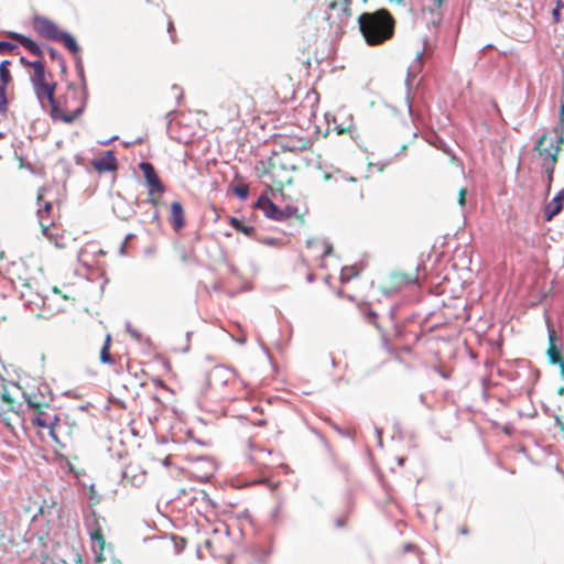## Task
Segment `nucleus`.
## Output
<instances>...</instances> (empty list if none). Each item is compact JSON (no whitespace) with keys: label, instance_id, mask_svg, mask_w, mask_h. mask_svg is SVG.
Returning a JSON list of instances; mask_svg holds the SVG:
<instances>
[{"label":"nucleus","instance_id":"1","mask_svg":"<svg viewBox=\"0 0 564 564\" xmlns=\"http://www.w3.org/2000/svg\"><path fill=\"white\" fill-rule=\"evenodd\" d=\"M358 25L366 43L370 46L383 44L394 34L395 20L382 8L375 12H364L358 18Z\"/></svg>","mask_w":564,"mask_h":564},{"label":"nucleus","instance_id":"2","mask_svg":"<svg viewBox=\"0 0 564 564\" xmlns=\"http://www.w3.org/2000/svg\"><path fill=\"white\" fill-rule=\"evenodd\" d=\"M546 139V134H542L536 140L533 150L538 151L541 156L545 155V158L542 161V170L546 174V191L549 192L551 188V184L553 182L554 170L557 162V154L561 147L554 145L552 140H550L549 147H544Z\"/></svg>","mask_w":564,"mask_h":564},{"label":"nucleus","instance_id":"3","mask_svg":"<svg viewBox=\"0 0 564 564\" xmlns=\"http://www.w3.org/2000/svg\"><path fill=\"white\" fill-rule=\"evenodd\" d=\"M359 311H360L361 315L364 316V318L368 323L375 325L377 327V329L380 332L382 345H383V348L387 350V352H395L399 348L397 346L391 345V341L394 337L401 336V334H402L401 327L398 325H393L391 332H386L381 328V326L377 322L378 313L376 311H373L370 306H368V305L361 306L359 308Z\"/></svg>","mask_w":564,"mask_h":564},{"label":"nucleus","instance_id":"4","mask_svg":"<svg viewBox=\"0 0 564 564\" xmlns=\"http://www.w3.org/2000/svg\"><path fill=\"white\" fill-rule=\"evenodd\" d=\"M144 177V185L148 188L149 196L162 195L165 192V185L161 181L154 165L148 161H141L139 163Z\"/></svg>","mask_w":564,"mask_h":564},{"label":"nucleus","instance_id":"5","mask_svg":"<svg viewBox=\"0 0 564 564\" xmlns=\"http://www.w3.org/2000/svg\"><path fill=\"white\" fill-rule=\"evenodd\" d=\"M423 55H424V50L417 51L415 58L413 59V62L411 63V65L408 68V72H406L404 100L406 104L408 112L412 118L414 117L412 99H411L412 80L419 75V73L423 68Z\"/></svg>","mask_w":564,"mask_h":564},{"label":"nucleus","instance_id":"6","mask_svg":"<svg viewBox=\"0 0 564 564\" xmlns=\"http://www.w3.org/2000/svg\"><path fill=\"white\" fill-rule=\"evenodd\" d=\"M32 25L39 35L51 41H56L63 31L48 18L37 14L33 17Z\"/></svg>","mask_w":564,"mask_h":564},{"label":"nucleus","instance_id":"7","mask_svg":"<svg viewBox=\"0 0 564 564\" xmlns=\"http://www.w3.org/2000/svg\"><path fill=\"white\" fill-rule=\"evenodd\" d=\"M231 377V371L223 366L215 365L210 370L205 373V384L208 388H213L215 386H224L228 382Z\"/></svg>","mask_w":564,"mask_h":564},{"label":"nucleus","instance_id":"8","mask_svg":"<svg viewBox=\"0 0 564 564\" xmlns=\"http://www.w3.org/2000/svg\"><path fill=\"white\" fill-rule=\"evenodd\" d=\"M18 289L20 292V297L24 299L29 303H34L35 297L43 300L35 286L37 285V282L33 278L19 275L18 276Z\"/></svg>","mask_w":564,"mask_h":564},{"label":"nucleus","instance_id":"9","mask_svg":"<svg viewBox=\"0 0 564 564\" xmlns=\"http://www.w3.org/2000/svg\"><path fill=\"white\" fill-rule=\"evenodd\" d=\"M254 206L261 209L267 218L281 221L283 216L282 208L274 204L267 195H261Z\"/></svg>","mask_w":564,"mask_h":564},{"label":"nucleus","instance_id":"10","mask_svg":"<svg viewBox=\"0 0 564 564\" xmlns=\"http://www.w3.org/2000/svg\"><path fill=\"white\" fill-rule=\"evenodd\" d=\"M8 36L17 40L19 44L22 45L29 53L36 56L37 59L42 61L44 56V51L34 40L22 33L14 31L8 32Z\"/></svg>","mask_w":564,"mask_h":564},{"label":"nucleus","instance_id":"11","mask_svg":"<svg viewBox=\"0 0 564 564\" xmlns=\"http://www.w3.org/2000/svg\"><path fill=\"white\" fill-rule=\"evenodd\" d=\"M56 83H41L39 86H34V94L36 98L42 102L44 98L47 99L51 110L58 105L55 98Z\"/></svg>","mask_w":564,"mask_h":564},{"label":"nucleus","instance_id":"12","mask_svg":"<svg viewBox=\"0 0 564 564\" xmlns=\"http://www.w3.org/2000/svg\"><path fill=\"white\" fill-rule=\"evenodd\" d=\"M22 395H23L25 402L28 403L29 408H32L35 410H39L42 406H48V404L53 400L52 394H44V393H42L41 389H37L36 392L24 391V392H22Z\"/></svg>","mask_w":564,"mask_h":564},{"label":"nucleus","instance_id":"13","mask_svg":"<svg viewBox=\"0 0 564 564\" xmlns=\"http://www.w3.org/2000/svg\"><path fill=\"white\" fill-rule=\"evenodd\" d=\"M86 100L87 99H85L83 96L82 104L70 113H64L59 105H57L50 111V115L53 120H61L65 123H73L84 112Z\"/></svg>","mask_w":564,"mask_h":564},{"label":"nucleus","instance_id":"14","mask_svg":"<svg viewBox=\"0 0 564 564\" xmlns=\"http://www.w3.org/2000/svg\"><path fill=\"white\" fill-rule=\"evenodd\" d=\"M99 173L113 172L118 169V162L112 150H108L93 163Z\"/></svg>","mask_w":564,"mask_h":564},{"label":"nucleus","instance_id":"15","mask_svg":"<svg viewBox=\"0 0 564 564\" xmlns=\"http://www.w3.org/2000/svg\"><path fill=\"white\" fill-rule=\"evenodd\" d=\"M564 205V187L544 206L545 220H552L558 215Z\"/></svg>","mask_w":564,"mask_h":564},{"label":"nucleus","instance_id":"16","mask_svg":"<svg viewBox=\"0 0 564 564\" xmlns=\"http://www.w3.org/2000/svg\"><path fill=\"white\" fill-rule=\"evenodd\" d=\"M32 421H33V424L39 427L50 429V435L54 440H56V436L53 432V427L56 425L58 417L55 414L51 415L50 413L41 411L39 409L37 413L35 414V416L33 417Z\"/></svg>","mask_w":564,"mask_h":564},{"label":"nucleus","instance_id":"17","mask_svg":"<svg viewBox=\"0 0 564 564\" xmlns=\"http://www.w3.org/2000/svg\"><path fill=\"white\" fill-rule=\"evenodd\" d=\"M171 225L175 231H180L185 227V212L181 202L175 200L171 204Z\"/></svg>","mask_w":564,"mask_h":564},{"label":"nucleus","instance_id":"18","mask_svg":"<svg viewBox=\"0 0 564 564\" xmlns=\"http://www.w3.org/2000/svg\"><path fill=\"white\" fill-rule=\"evenodd\" d=\"M56 41L63 43V45L72 54L79 55L80 46L78 45L75 36L72 33H69L67 31H62V33L59 34V36Z\"/></svg>","mask_w":564,"mask_h":564},{"label":"nucleus","instance_id":"19","mask_svg":"<svg viewBox=\"0 0 564 564\" xmlns=\"http://www.w3.org/2000/svg\"><path fill=\"white\" fill-rule=\"evenodd\" d=\"M32 68H33V75L31 76V82L33 87L41 85V83L46 82L45 80V65L43 61L35 59L32 61Z\"/></svg>","mask_w":564,"mask_h":564},{"label":"nucleus","instance_id":"20","mask_svg":"<svg viewBox=\"0 0 564 564\" xmlns=\"http://www.w3.org/2000/svg\"><path fill=\"white\" fill-rule=\"evenodd\" d=\"M89 535H90V539L91 541L95 543L97 542L98 543V546H99V552H96V556H95V562L97 564L101 563L105 561V557H104V547H105V539H104V535H102V532H101V529L100 528H97L95 530H91L89 532Z\"/></svg>","mask_w":564,"mask_h":564},{"label":"nucleus","instance_id":"21","mask_svg":"<svg viewBox=\"0 0 564 564\" xmlns=\"http://www.w3.org/2000/svg\"><path fill=\"white\" fill-rule=\"evenodd\" d=\"M22 272H26V268L24 262L21 260L13 261L7 269V273L9 274V279L11 280L14 289H18V276L22 275Z\"/></svg>","mask_w":564,"mask_h":564},{"label":"nucleus","instance_id":"22","mask_svg":"<svg viewBox=\"0 0 564 564\" xmlns=\"http://www.w3.org/2000/svg\"><path fill=\"white\" fill-rule=\"evenodd\" d=\"M99 361L104 365L113 366V372L120 375L123 371L120 355H99Z\"/></svg>","mask_w":564,"mask_h":564},{"label":"nucleus","instance_id":"23","mask_svg":"<svg viewBox=\"0 0 564 564\" xmlns=\"http://www.w3.org/2000/svg\"><path fill=\"white\" fill-rule=\"evenodd\" d=\"M75 69H76L77 76L80 80V87L83 90V95H84L85 99H87V82H86V76H85L83 58L80 55L75 56Z\"/></svg>","mask_w":564,"mask_h":564},{"label":"nucleus","instance_id":"24","mask_svg":"<svg viewBox=\"0 0 564 564\" xmlns=\"http://www.w3.org/2000/svg\"><path fill=\"white\" fill-rule=\"evenodd\" d=\"M229 225L237 231L248 236V237H252L253 238V235H254V227L252 226H247L242 223V220H240L239 218L237 217H230L229 218Z\"/></svg>","mask_w":564,"mask_h":564},{"label":"nucleus","instance_id":"25","mask_svg":"<svg viewBox=\"0 0 564 564\" xmlns=\"http://www.w3.org/2000/svg\"><path fill=\"white\" fill-rule=\"evenodd\" d=\"M0 400L8 404V411H11V412H17V405H19L15 400L11 397V394L9 393V391L7 390V387L4 383H1V390H0Z\"/></svg>","mask_w":564,"mask_h":564},{"label":"nucleus","instance_id":"26","mask_svg":"<svg viewBox=\"0 0 564 564\" xmlns=\"http://www.w3.org/2000/svg\"><path fill=\"white\" fill-rule=\"evenodd\" d=\"M358 274L359 269L356 264L343 267L340 272V281L343 283H346L350 281L352 278H356Z\"/></svg>","mask_w":564,"mask_h":564},{"label":"nucleus","instance_id":"27","mask_svg":"<svg viewBox=\"0 0 564 564\" xmlns=\"http://www.w3.org/2000/svg\"><path fill=\"white\" fill-rule=\"evenodd\" d=\"M558 340L555 329L549 326V348L545 352H562V346L557 344Z\"/></svg>","mask_w":564,"mask_h":564},{"label":"nucleus","instance_id":"28","mask_svg":"<svg viewBox=\"0 0 564 564\" xmlns=\"http://www.w3.org/2000/svg\"><path fill=\"white\" fill-rule=\"evenodd\" d=\"M11 65V61L3 59L0 63V82H3L4 84H10L12 80V75L9 69V66Z\"/></svg>","mask_w":564,"mask_h":564},{"label":"nucleus","instance_id":"29","mask_svg":"<svg viewBox=\"0 0 564 564\" xmlns=\"http://www.w3.org/2000/svg\"><path fill=\"white\" fill-rule=\"evenodd\" d=\"M281 147L284 151L297 152L306 148V142H303L302 140H288L283 142Z\"/></svg>","mask_w":564,"mask_h":564},{"label":"nucleus","instance_id":"30","mask_svg":"<svg viewBox=\"0 0 564 564\" xmlns=\"http://www.w3.org/2000/svg\"><path fill=\"white\" fill-rule=\"evenodd\" d=\"M324 180L325 181H332L334 180L335 182H339V181H348V182H351V183H356L357 182V178L354 177V176H347L344 172L341 171H337V175H333V174H329V173H325L324 174Z\"/></svg>","mask_w":564,"mask_h":564},{"label":"nucleus","instance_id":"31","mask_svg":"<svg viewBox=\"0 0 564 564\" xmlns=\"http://www.w3.org/2000/svg\"><path fill=\"white\" fill-rule=\"evenodd\" d=\"M232 193L240 199L246 200L249 197V188L245 184H236L232 186Z\"/></svg>","mask_w":564,"mask_h":564},{"label":"nucleus","instance_id":"32","mask_svg":"<svg viewBox=\"0 0 564 564\" xmlns=\"http://www.w3.org/2000/svg\"><path fill=\"white\" fill-rule=\"evenodd\" d=\"M53 209V205L51 202H45L44 205H43V208L42 209H39L37 210V215H39V218H40V223H41V226L43 227V232L45 234L46 230L48 229L47 226H45L42 221L43 219V213L45 214H50L51 210Z\"/></svg>","mask_w":564,"mask_h":564},{"label":"nucleus","instance_id":"33","mask_svg":"<svg viewBox=\"0 0 564 564\" xmlns=\"http://www.w3.org/2000/svg\"><path fill=\"white\" fill-rule=\"evenodd\" d=\"M15 48H18V44H15L11 41L0 40V53L1 54L11 53Z\"/></svg>","mask_w":564,"mask_h":564},{"label":"nucleus","instance_id":"34","mask_svg":"<svg viewBox=\"0 0 564 564\" xmlns=\"http://www.w3.org/2000/svg\"><path fill=\"white\" fill-rule=\"evenodd\" d=\"M254 240H257L258 242L264 245V246H269V247H276L280 245V239L278 238H272V237H265V238H257V237H253Z\"/></svg>","mask_w":564,"mask_h":564},{"label":"nucleus","instance_id":"35","mask_svg":"<svg viewBox=\"0 0 564 564\" xmlns=\"http://www.w3.org/2000/svg\"><path fill=\"white\" fill-rule=\"evenodd\" d=\"M283 216L281 217V221L289 219L293 215L297 213V208L292 205H286L282 208Z\"/></svg>","mask_w":564,"mask_h":564},{"label":"nucleus","instance_id":"36","mask_svg":"<svg viewBox=\"0 0 564 564\" xmlns=\"http://www.w3.org/2000/svg\"><path fill=\"white\" fill-rule=\"evenodd\" d=\"M47 52L52 61L58 62L64 58L63 55L53 46H47Z\"/></svg>","mask_w":564,"mask_h":564},{"label":"nucleus","instance_id":"37","mask_svg":"<svg viewBox=\"0 0 564 564\" xmlns=\"http://www.w3.org/2000/svg\"><path fill=\"white\" fill-rule=\"evenodd\" d=\"M564 2L561 0L557 1V6L552 10V18L554 22L558 23L561 21V11L560 8L563 7Z\"/></svg>","mask_w":564,"mask_h":564},{"label":"nucleus","instance_id":"38","mask_svg":"<svg viewBox=\"0 0 564 564\" xmlns=\"http://www.w3.org/2000/svg\"><path fill=\"white\" fill-rule=\"evenodd\" d=\"M8 111V100L6 93H0V115H6Z\"/></svg>","mask_w":564,"mask_h":564},{"label":"nucleus","instance_id":"39","mask_svg":"<svg viewBox=\"0 0 564 564\" xmlns=\"http://www.w3.org/2000/svg\"><path fill=\"white\" fill-rule=\"evenodd\" d=\"M321 245L324 246V251L322 253V258H326L333 253V245L326 240L321 241Z\"/></svg>","mask_w":564,"mask_h":564},{"label":"nucleus","instance_id":"40","mask_svg":"<svg viewBox=\"0 0 564 564\" xmlns=\"http://www.w3.org/2000/svg\"><path fill=\"white\" fill-rule=\"evenodd\" d=\"M253 451L256 453H254V455L250 456L251 460H257L258 462L262 455H264V454L269 455L270 454V452H268L264 448H260V447H256V448H253Z\"/></svg>","mask_w":564,"mask_h":564},{"label":"nucleus","instance_id":"41","mask_svg":"<svg viewBox=\"0 0 564 564\" xmlns=\"http://www.w3.org/2000/svg\"><path fill=\"white\" fill-rule=\"evenodd\" d=\"M547 357L552 365H557L560 367V365L564 362L563 355H547Z\"/></svg>","mask_w":564,"mask_h":564},{"label":"nucleus","instance_id":"42","mask_svg":"<svg viewBox=\"0 0 564 564\" xmlns=\"http://www.w3.org/2000/svg\"><path fill=\"white\" fill-rule=\"evenodd\" d=\"M433 370H434L435 372H437V373H438L442 378H444V379H449V377H451V371H449V370L444 369V368H443V367H441V366H434V367H433Z\"/></svg>","mask_w":564,"mask_h":564},{"label":"nucleus","instance_id":"43","mask_svg":"<svg viewBox=\"0 0 564 564\" xmlns=\"http://www.w3.org/2000/svg\"><path fill=\"white\" fill-rule=\"evenodd\" d=\"M110 341H111V336L108 334L106 336L104 345L99 349V352H110Z\"/></svg>","mask_w":564,"mask_h":564},{"label":"nucleus","instance_id":"44","mask_svg":"<svg viewBox=\"0 0 564 564\" xmlns=\"http://www.w3.org/2000/svg\"><path fill=\"white\" fill-rule=\"evenodd\" d=\"M467 194V189L466 188H460L459 189V193H458V204L460 207H464L465 204H466V199H465V196Z\"/></svg>","mask_w":564,"mask_h":564},{"label":"nucleus","instance_id":"45","mask_svg":"<svg viewBox=\"0 0 564 564\" xmlns=\"http://www.w3.org/2000/svg\"><path fill=\"white\" fill-rule=\"evenodd\" d=\"M552 417H554V421H555V425L561 430V431H564V423L561 419V416L556 413H553L552 414Z\"/></svg>","mask_w":564,"mask_h":564},{"label":"nucleus","instance_id":"46","mask_svg":"<svg viewBox=\"0 0 564 564\" xmlns=\"http://www.w3.org/2000/svg\"><path fill=\"white\" fill-rule=\"evenodd\" d=\"M141 143H143V138L142 137H138L133 141H124L123 142V147L129 148V147H131L133 144H141Z\"/></svg>","mask_w":564,"mask_h":564},{"label":"nucleus","instance_id":"47","mask_svg":"<svg viewBox=\"0 0 564 564\" xmlns=\"http://www.w3.org/2000/svg\"><path fill=\"white\" fill-rule=\"evenodd\" d=\"M151 219L153 223H155L158 226H160L161 224V220H160V213L159 210L155 208V210L153 212L152 216H151Z\"/></svg>","mask_w":564,"mask_h":564},{"label":"nucleus","instance_id":"48","mask_svg":"<svg viewBox=\"0 0 564 564\" xmlns=\"http://www.w3.org/2000/svg\"><path fill=\"white\" fill-rule=\"evenodd\" d=\"M334 523L336 528L341 529L346 525V520L344 518H336Z\"/></svg>","mask_w":564,"mask_h":564},{"label":"nucleus","instance_id":"49","mask_svg":"<svg viewBox=\"0 0 564 564\" xmlns=\"http://www.w3.org/2000/svg\"><path fill=\"white\" fill-rule=\"evenodd\" d=\"M167 32L170 33V36H171V40L173 42H175V37H174V25H173V22L172 21H169V24H167Z\"/></svg>","mask_w":564,"mask_h":564},{"label":"nucleus","instance_id":"50","mask_svg":"<svg viewBox=\"0 0 564 564\" xmlns=\"http://www.w3.org/2000/svg\"><path fill=\"white\" fill-rule=\"evenodd\" d=\"M321 243L317 239L310 238L306 240V247L307 248H314L315 245Z\"/></svg>","mask_w":564,"mask_h":564},{"label":"nucleus","instance_id":"51","mask_svg":"<svg viewBox=\"0 0 564 564\" xmlns=\"http://www.w3.org/2000/svg\"><path fill=\"white\" fill-rule=\"evenodd\" d=\"M57 64L61 68V72L65 74L67 70V65H66L65 58H62L61 61H58Z\"/></svg>","mask_w":564,"mask_h":564},{"label":"nucleus","instance_id":"52","mask_svg":"<svg viewBox=\"0 0 564 564\" xmlns=\"http://www.w3.org/2000/svg\"><path fill=\"white\" fill-rule=\"evenodd\" d=\"M561 130L564 129V105L561 106L560 123Z\"/></svg>","mask_w":564,"mask_h":564},{"label":"nucleus","instance_id":"53","mask_svg":"<svg viewBox=\"0 0 564 564\" xmlns=\"http://www.w3.org/2000/svg\"><path fill=\"white\" fill-rule=\"evenodd\" d=\"M148 203L151 204L152 206L156 207L159 205V198L155 197V195L149 196Z\"/></svg>","mask_w":564,"mask_h":564},{"label":"nucleus","instance_id":"54","mask_svg":"<svg viewBox=\"0 0 564 564\" xmlns=\"http://www.w3.org/2000/svg\"><path fill=\"white\" fill-rule=\"evenodd\" d=\"M19 62L23 65V66H29V67H32V61H29L26 57L24 56H21Z\"/></svg>","mask_w":564,"mask_h":564},{"label":"nucleus","instance_id":"55","mask_svg":"<svg viewBox=\"0 0 564 564\" xmlns=\"http://www.w3.org/2000/svg\"><path fill=\"white\" fill-rule=\"evenodd\" d=\"M433 2V8H431V12L434 11V9H440L442 7L443 0H431Z\"/></svg>","mask_w":564,"mask_h":564},{"label":"nucleus","instance_id":"56","mask_svg":"<svg viewBox=\"0 0 564 564\" xmlns=\"http://www.w3.org/2000/svg\"><path fill=\"white\" fill-rule=\"evenodd\" d=\"M376 434L378 437V444L379 446H382V430L379 427H376Z\"/></svg>","mask_w":564,"mask_h":564},{"label":"nucleus","instance_id":"57","mask_svg":"<svg viewBox=\"0 0 564 564\" xmlns=\"http://www.w3.org/2000/svg\"><path fill=\"white\" fill-rule=\"evenodd\" d=\"M416 549V546L412 543H406L404 546H403V550L404 552H411V551H414Z\"/></svg>","mask_w":564,"mask_h":564},{"label":"nucleus","instance_id":"58","mask_svg":"<svg viewBox=\"0 0 564 564\" xmlns=\"http://www.w3.org/2000/svg\"><path fill=\"white\" fill-rule=\"evenodd\" d=\"M117 139H118V135H113V137H111V138H110V139H108V140L100 141L99 143H100L101 145H108V144H110L112 141L117 140Z\"/></svg>","mask_w":564,"mask_h":564},{"label":"nucleus","instance_id":"59","mask_svg":"<svg viewBox=\"0 0 564 564\" xmlns=\"http://www.w3.org/2000/svg\"><path fill=\"white\" fill-rule=\"evenodd\" d=\"M400 276L403 279L404 283H411L413 282L415 279L412 278V276H408L406 274H400Z\"/></svg>","mask_w":564,"mask_h":564},{"label":"nucleus","instance_id":"60","mask_svg":"<svg viewBox=\"0 0 564 564\" xmlns=\"http://www.w3.org/2000/svg\"><path fill=\"white\" fill-rule=\"evenodd\" d=\"M39 389H41L42 393H44V394H51L50 388L46 384L40 387Z\"/></svg>","mask_w":564,"mask_h":564},{"label":"nucleus","instance_id":"61","mask_svg":"<svg viewBox=\"0 0 564 564\" xmlns=\"http://www.w3.org/2000/svg\"><path fill=\"white\" fill-rule=\"evenodd\" d=\"M127 252V247H126V241L122 242V245L120 246V249H119V253L124 256Z\"/></svg>","mask_w":564,"mask_h":564},{"label":"nucleus","instance_id":"62","mask_svg":"<svg viewBox=\"0 0 564 564\" xmlns=\"http://www.w3.org/2000/svg\"><path fill=\"white\" fill-rule=\"evenodd\" d=\"M279 512H280V507L278 506L273 511H272V519H276L279 517Z\"/></svg>","mask_w":564,"mask_h":564},{"label":"nucleus","instance_id":"63","mask_svg":"<svg viewBox=\"0 0 564 564\" xmlns=\"http://www.w3.org/2000/svg\"><path fill=\"white\" fill-rule=\"evenodd\" d=\"M130 334L132 337H134L137 339H140V337H141V334L137 329H133Z\"/></svg>","mask_w":564,"mask_h":564},{"label":"nucleus","instance_id":"64","mask_svg":"<svg viewBox=\"0 0 564 564\" xmlns=\"http://www.w3.org/2000/svg\"><path fill=\"white\" fill-rule=\"evenodd\" d=\"M314 280H315V275L313 273H310V274L306 275V281L308 283H312Z\"/></svg>","mask_w":564,"mask_h":564}]
</instances>
